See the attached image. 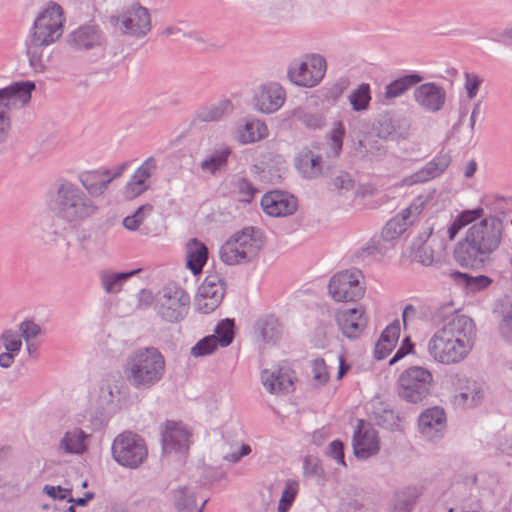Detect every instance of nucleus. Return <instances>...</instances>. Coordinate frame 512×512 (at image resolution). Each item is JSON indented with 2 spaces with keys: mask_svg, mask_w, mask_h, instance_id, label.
Returning a JSON list of instances; mask_svg holds the SVG:
<instances>
[{
  "mask_svg": "<svg viewBox=\"0 0 512 512\" xmlns=\"http://www.w3.org/2000/svg\"><path fill=\"white\" fill-rule=\"evenodd\" d=\"M474 336L473 320L464 314H452L429 339L428 353L435 362L458 364L471 352Z\"/></svg>",
  "mask_w": 512,
  "mask_h": 512,
  "instance_id": "obj_1",
  "label": "nucleus"
},
{
  "mask_svg": "<svg viewBox=\"0 0 512 512\" xmlns=\"http://www.w3.org/2000/svg\"><path fill=\"white\" fill-rule=\"evenodd\" d=\"M503 222L498 217H487L473 224L466 231L464 239L456 244L455 261L464 268L482 269L500 246Z\"/></svg>",
  "mask_w": 512,
  "mask_h": 512,
  "instance_id": "obj_2",
  "label": "nucleus"
},
{
  "mask_svg": "<svg viewBox=\"0 0 512 512\" xmlns=\"http://www.w3.org/2000/svg\"><path fill=\"white\" fill-rule=\"evenodd\" d=\"M64 22L63 9L54 2L48 3L35 18L26 43L29 64L35 72L45 71L50 58L45 54V48L56 43L62 37Z\"/></svg>",
  "mask_w": 512,
  "mask_h": 512,
  "instance_id": "obj_3",
  "label": "nucleus"
},
{
  "mask_svg": "<svg viewBox=\"0 0 512 512\" xmlns=\"http://www.w3.org/2000/svg\"><path fill=\"white\" fill-rule=\"evenodd\" d=\"M165 372V359L155 347L140 348L126 360L124 375L136 389H149L157 384Z\"/></svg>",
  "mask_w": 512,
  "mask_h": 512,
  "instance_id": "obj_4",
  "label": "nucleus"
},
{
  "mask_svg": "<svg viewBox=\"0 0 512 512\" xmlns=\"http://www.w3.org/2000/svg\"><path fill=\"white\" fill-rule=\"evenodd\" d=\"M51 209L58 218L76 225L94 215L98 207L77 185L62 182L52 199Z\"/></svg>",
  "mask_w": 512,
  "mask_h": 512,
  "instance_id": "obj_5",
  "label": "nucleus"
},
{
  "mask_svg": "<svg viewBox=\"0 0 512 512\" xmlns=\"http://www.w3.org/2000/svg\"><path fill=\"white\" fill-rule=\"evenodd\" d=\"M264 245L263 233L254 227H245L234 233L219 250L226 265H240L253 261Z\"/></svg>",
  "mask_w": 512,
  "mask_h": 512,
  "instance_id": "obj_6",
  "label": "nucleus"
},
{
  "mask_svg": "<svg viewBox=\"0 0 512 512\" xmlns=\"http://www.w3.org/2000/svg\"><path fill=\"white\" fill-rule=\"evenodd\" d=\"M108 22L117 34L135 40L145 38L152 29L149 10L138 2L126 5L110 15Z\"/></svg>",
  "mask_w": 512,
  "mask_h": 512,
  "instance_id": "obj_7",
  "label": "nucleus"
},
{
  "mask_svg": "<svg viewBox=\"0 0 512 512\" xmlns=\"http://www.w3.org/2000/svg\"><path fill=\"white\" fill-rule=\"evenodd\" d=\"M433 385L432 373L420 366L404 370L398 379L399 396L410 403H420L428 397Z\"/></svg>",
  "mask_w": 512,
  "mask_h": 512,
  "instance_id": "obj_8",
  "label": "nucleus"
},
{
  "mask_svg": "<svg viewBox=\"0 0 512 512\" xmlns=\"http://www.w3.org/2000/svg\"><path fill=\"white\" fill-rule=\"evenodd\" d=\"M112 456L120 465L136 469L140 467L148 457L146 442L136 433L123 432L113 441Z\"/></svg>",
  "mask_w": 512,
  "mask_h": 512,
  "instance_id": "obj_9",
  "label": "nucleus"
},
{
  "mask_svg": "<svg viewBox=\"0 0 512 512\" xmlns=\"http://www.w3.org/2000/svg\"><path fill=\"white\" fill-rule=\"evenodd\" d=\"M189 295L176 285H167L158 295L156 309L169 322H176L188 313Z\"/></svg>",
  "mask_w": 512,
  "mask_h": 512,
  "instance_id": "obj_10",
  "label": "nucleus"
},
{
  "mask_svg": "<svg viewBox=\"0 0 512 512\" xmlns=\"http://www.w3.org/2000/svg\"><path fill=\"white\" fill-rule=\"evenodd\" d=\"M326 68V59L319 54H312L305 61L291 65L287 74L295 85L311 88L323 79Z\"/></svg>",
  "mask_w": 512,
  "mask_h": 512,
  "instance_id": "obj_11",
  "label": "nucleus"
},
{
  "mask_svg": "<svg viewBox=\"0 0 512 512\" xmlns=\"http://www.w3.org/2000/svg\"><path fill=\"white\" fill-rule=\"evenodd\" d=\"M362 273L360 270H346L335 274L329 282L328 289L331 297L337 301H355L364 294L360 284Z\"/></svg>",
  "mask_w": 512,
  "mask_h": 512,
  "instance_id": "obj_12",
  "label": "nucleus"
},
{
  "mask_svg": "<svg viewBox=\"0 0 512 512\" xmlns=\"http://www.w3.org/2000/svg\"><path fill=\"white\" fill-rule=\"evenodd\" d=\"M225 288L221 278L216 275H208L198 287L194 297V308L203 314L213 312L222 302Z\"/></svg>",
  "mask_w": 512,
  "mask_h": 512,
  "instance_id": "obj_13",
  "label": "nucleus"
},
{
  "mask_svg": "<svg viewBox=\"0 0 512 512\" xmlns=\"http://www.w3.org/2000/svg\"><path fill=\"white\" fill-rule=\"evenodd\" d=\"M410 125L405 118H400L391 112L379 114L372 124L375 137L384 141H399L407 139Z\"/></svg>",
  "mask_w": 512,
  "mask_h": 512,
  "instance_id": "obj_14",
  "label": "nucleus"
},
{
  "mask_svg": "<svg viewBox=\"0 0 512 512\" xmlns=\"http://www.w3.org/2000/svg\"><path fill=\"white\" fill-rule=\"evenodd\" d=\"M190 432L182 422L167 421L162 431L163 450L167 454L186 457L189 453Z\"/></svg>",
  "mask_w": 512,
  "mask_h": 512,
  "instance_id": "obj_15",
  "label": "nucleus"
},
{
  "mask_svg": "<svg viewBox=\"0 0 512 512\" xmlns=\"http://www.w3.org/2000/svg\"><path fill=\"white\" fill-rule=\"evenodd\" d=\"M352 446L357 459L366 460L376 455L380 450L378 432L371 424L359 420L357 429L353 434Z\"/></svg>",
  "mask_w": 512,
  "mask_h": 512,
  "instance_id": "obj_16",
  "label": "nucleus"
},
{
  "mask_svg": "<svg viewBox=\"0 0 512 512\" xmlns=\"http://www.w3.org/2000/svg\"><path fill=\"white\" fill-rule=\"evenodd\" d=\"M253 100L257 111L272 114L284 105L286 91L276 82L266 83L259 86L255 91Z\"/></svg>",
  "mask_w": 512,
  "mask_h": 512,
  "instance_id": "obj_17",
  "label": "nucleus"
},
{
  "mask_svg": "<svg viewBox=\"0 0 512 512\" xmlns=\"http://www.w3.org/2000/svg\"><path fill=\"white\" fill-rule=\"evenodd\" d=\"M413 99L423 111L437 113L445 106L446 91L434 82H427L415 88Z\"/></svg>",
  "mask_w": 512,
  "mask_h": 512,
  "instance_id": "obj_18",
  "label": "nucleus"
},
{
  "mask_svg": "<svg viewBox=\"0 0 512 512\" xmlns=\"http://www.w3.org/2000/svg\"><path fill=\"white\" fill-rule=\"evenodd\" d=\"M34 89L32 81L16 82L0 89V114H9L12 108L26 105Z\"/></svg>",
  "mask_w": 512,
  "mask_h": 512,
  "instance_id": "obj_19",
  "label": "nucleus"
},
{
  "mask_svg": "<svg viewBox=\"0 0 512 512\" xmlns=\"http://www.w3.org/2000/svg\"><path fill=\"white\" fill-rule=\"evenodd\" d=\"M335 319L342 334L348 339H357L367 326V317L362 306L338 310Z\"/></svg>",
  "mask_w": 512,
  "mask_h": 512,
  "instance_id": "obj_20",
  "label": "nucleus"
},
{
  "mask_svg": "<svg viewBox=\"0 0 512 512\" xmlns=\"http://www.w3.org/2000/svg\"><path fill=\"white\" fill-rule=\"evenodd\" d=\"M418 427L421 434L428 440L441 438L446 428L444 410L440 407L426 409L419 416Z\"/></svg>",
  "mask_w": 512,
  "mask_h": 512,
  "instance_id": "obj_21",
  "label": "nucleus"
},
{
  "mask_svg": "<svg viewBox=\"0 0 512 512\" xmlns=\"http://www.w3.org/2000/svg\"><path fill=\"white\" fill-rule=\"evenodd\" d=\"M263 211L273 217H282L293 214L296 210V200L281 191H270L261 199Z\"/></svg>",
  "mask_w": 512,
  "mask_h": 512,
  "instance_id": "obj_22",
  "label": "nucleus"
},
{
  "mask_svg": "<svg viewBox=\"0 0 512 512\" xmlns=\"http://www.w3.org/2000/svg\"><path fill=\"white\" fill-rule=\"evenodd\" d=\"M157 169V160L154 157L147 158L135 171L130 181L125 186L124 194L127 199H133L149 188L148 180Z\"/></svg>",
  "mask_w": 512,
  "mask_h": 512,
  "instance_id": "obj_23",
  "label": "nucleus"
},
{
  "mask_svg": "<svg viewBox=\"0 0 512 512\" xmlns=\"http://www.w3.org/2000/svg\"><path fill=\"white\" fill-rule=\"evenodd\" d=\"M68 42L76 49L88 50L102 45L103 35L97 26H82L69 35Z\"/></svg>",
  "mask_w": 512,
  "mask_h": 512,
  "instance_id": "obj_24",
  "label": "nucleus"
},
{
  "mask_svg": "<svg viewBox=\"0 0 512 512\" xmlns=\"http://www.w3.org/2000/svg\"><path fill=\"white\" fill-rule=\"evenodd\" d=\"M287 119L299 122L308 129H321L326 124V118L322 112L314 111L309 104L298 106L286 112Z\"/></svg>",
  "mask_w": 512,
  "mask_h": 512,
  "instance_id": "obj_25",
  "label": "nucleus"
},
{
  "mask_svg": "<svg viewBox=\"0 0 512 512\" xmlns=\"http://www.w3.org/2000/svg\"><path fill=\"white\" fill-rule=\"evenodd\" d=\"M385 142L375 137L374 134L366 139L353 140L352 149L356 155L363 159H382L388 152Z\"/></svg>",
  "mask_w": 512,
  "mask_h": 512,
  "instance_id": "obj_26",
  "label": "nucleus"
},
{
  "mask_svg": "<svg viewBox=\"0 0 512 512\" xmlns=\"http://www.w3.org/2000/svg\"><path fill=\"white\" fill-rule=\"evenodd\" d=\"M261 380L263 386L270 393L288 392L293 386V377L290 370H263L261 373Z\"/></svg>",
  "mask_w": 512,
  "mask_h": 512,
  "instance_id": "obj_27",
  "label": "nucleus"
},
{
  "mask_svg": "<svg viewBox=\"0 0 512 512\" xmlns=\"http://www.w3.org/2000/svg\"><path fill=\"white\" fill-rule=\"evenodd\" d=\"M399 335L400 325L398 321L385 328L379 340L375 344L374 355L377 360H383L391 353L396 346Z\"/></svg>",
  "mask_w": 512,
  "mask_h": 512,
  "instance_id": "obj_28",
  "label": "nucleus"
},
{
  "mask_svg": "<svg viewBox=\"0 0 512 512\" xmlns=\"http://www.w3.org/2000/svg\"><path fill=\"white\" fill-rule=\"evenodd\" d=\"M321 157L315 155L312 151H303L296 158V168L299 173L308 179H314L321 175Z\"/></svg>",
  "mask_w": 512,
  "mask_h": 512,
  "instance_id": "obj_29",
  "label": "nucleus"
},
{
  "mask_svg": "<svg viewBox=\"0 0 512 512\" xmlns=\"http://www.w3.org/2000/svg\"><path fill=\"white\" fill-rule=\"evenodd\" d=\"M268 134L267 125L258 119L246 120L238 129V138L241 143H253L265 138Z\"/></svg>",
  "mask_w": 512,
  "mask_h": 512,
  "instance_id": "obj_30",
  "label": "nucleus"
},
{
  "mask_svg": "<svg viewBox=\"0 0 512 512\" xmlns=\"http://www.w3.org/2000/svg\"><path fill=\"white\" fill-rule=\"evenodd\" d=\"M108 175L109 170L86 172L80 176V182L89 194L100 195L112 181V178H106Z\"/></svg>",
  "mask_w": 512,
  "mask_h": 512,
  "instance_id": "obj_31",
  "label": "nucleus"
},
{
  "mask_svg": "<svg viewBox=\"0 0 512 512\" xmlns=\"http://www.w3.org/2000/svg\"><path fill=\"white\" fill-rule=\"evenodd\" d=\"M423 77L417 73L404 75L398 79H395L385 87L384 97L386 99H394L402 96L411 87L421 83Z\"/></svg>",
  "mask_w": 512,
  "mask_h": 512,
  "instance_id": "obj_32",
  "label": "nucleus"
},
{
  "mask_svg": "<svg viewBox=\"0 0 512 512\" xmlns=\"http://www.w3.org/2000/svg\"><path fill=\"white\" fill-rule=\"evenodd\" d=\"M86 437L79 428L67 431L59 443V450L69 454H82L86 450Z\"/></svg>",
  "mask_w": 512,
  "mask_h": 512,
  "instance_id": "obj_33",
  "label": "nucleus"
},
{
  "mask_svg": "<svg viewBox=\"0 0 512 512\" xmlns=\"http://www.w3.org/2000/svg\"><path fill=\"white\" fill-rule=\"evenodd\" d=\"M435 242L432 239L429 242L423 243L416 251L415 258L419 263L424 266H430L434 263H437L441 260L444 247L441 242L437 244V248L433 247V243Z\"/></svg>",
  "mask_w": 512,
  "mask_h": 512,
  "instance_id": "obj_34",
  "label": "nucleus"
},
{
  "mask_svg": "<svg viewBox=\"0 0 512 512\" xmlns=\"http://www.w3.org/2000/svg\"><path fill=\"white\" fill-rule=\"evenodd\" d=\"M450 276L456 283L464 285L471 292L484 290L492 283V280L485 275L471 276L467 273L455 271Z\"/></svg>",
  "mask_w": 512,
  "mask_h": 512,
  "instance_id": "obj_35",
  "label": "nucleus"
},
{
  "mask_svg": "<svg viewBox=\"0 0 512 512\" xmlns=\"http://www.w3.org/2000/svg\"><path fill=\"white\" fill-rule=\"evenodd\" d=\"M349 104L355 112L366 111L371 101V90L369 84L362 83L351 91L348 96Z\"/></svg>",
  "mask_w": 512,
  "mask_h": 512,
  "instance_id": "obj_36",
  "label": "nucleus"
},
{
  "mask_svg": "<svg viewBox=\"0 0 512 512\" xmlns=\"http://www.w3.org/2000/svg\"><path fill=\"white\" fill-rule=\"evenodd\" d=\"M255 329L263 341L269 342L279 335V322L273 315H266L257 320Z\"/></svg>",
  "mask_w": 512,
  "mask_h": 512,
  "instance_id": "obj_37",
  "label": "nucleus"
},
{
  "mask_svg": "<svg viewBox=\"0 0 512 512\" xmlns=\"http://www.w3.org/2000/svg\"><path fill=\"white\" fill-rule=\"evenodd\" d=\"M139 271L140 269L123 273L104 272L101 275L102 286L107 293H117L121 290L123 282Z\"/></svg>",
  "mask_w": 512,
  "mask_h": 512,
  "instance_id": "obj_38",
  "label": "nucleus"
},
{
  "mask_svg": "<svg viewBox=\"0 0 512 512\" xmlns=\"http://www.w3.org/2000/svg\"><path fill=\"white\" fill-rule=\"evenodd\" d=\"M215 339L220 347H228L235 337V322L233 319L226 318L221 320L215 327Z\"/></svg>",
  "mask_w": 512,
  "mask_h": 512,
  "instance_id": "obj_39",
  "label": "nucleus"
},
{
  "mask_svg": "<svg viewBox=\"0 0 512 512\" xmlns=\"http://www.w3.org/2000/svg\"><path fill=\"white\" fill-rule=\"evenodd\" d=\"M227 106L228 103L222 102L200 108L194 116V124L196 122H213L220 120Z\"/></svg>",
  "mask_w": 512,
  "mask_h": 512,
  "instance_id": "obj_40",
  "label": "nucleus"
},
{
  "mask_svg": "<svg viewBox=\"0 0 512 512\" xmlns=\"http://www.w3.org/2000/svg\"><path fill=\"white\" fill-rule=\"evenodd\" d=\"M459 397L465 404L477 405L484 397V387L475 381H467V385L460 392Z\"/></svg>",
  "mask_w": 512,
  "mask_h": 512,
  "instance_id": "obj_41",
  "label": "nucleus"
},
{
  "mask_svg": "<svg viewBox=\"0 0 512 512\" xmlns=\"http://www.w3.org/2000/svg\"><path fill=\"white\" fill-rule=\"evenodd\" d=\"M438 173L435 170L431 161L426 163V165L415 173L408 175L403 178L402 185L404 186H412L418 183H424L429 180H432L438 177Z\"/></svg>",
  "mask_w": 512,
  "mask_h": 512,
  "instance_id": "obj_42",
  "label": "nucleus"
},
{
  "mask_svg": "<svg viewBox=\"0 0 512 512\" xmlns=\"http://www.w3.org/2000/svg\"><path fill=\"white\" fill-rule=\"evenodd\" d=\"M233 178L234 191L238 195V200L250 203L258 192L257 188L245 177L234 176Z\"/></svg>",
  "mask_w": 512,
  "mask_h": 512,
  "instance_id": "obj_43",
  "label": "nucleus"
},
{
  "mask_svg": "<svg viewBox=\"0 0 512 512\" xmlns=\"http://www.w3.org/2000/svg\"><path fill=\"white\" fill-rule=\"evenodd\" d=\"M230 154V149L225 148L220 151H216L210 155L207 159L201 162V168L211 174L222 169L227 165V159Z\"/></svg>",
  "mask_w": 512,
  "mask_h": 512,
  "instance_id": "obj_44",
  "label": "nucleus"
},
{
  "mask_svg": "<svg viewBox=\"0 0 512 512\" xmlns=\"http://www.w3.org/2000/svg\"><path fill=\"white\" fill-rule=\"evenodd\" d=\"M298 482L287 480L278 504V512H288L298 493Z\"/></svg>",
  "mask_w": 512,
  "mask_h": 512,
  "instance_id": "obj_45",
  "label": "nucleus"
},
{
  "mask_svg": "<svg viewBox=\"0 0 512 512\" xmlns=\"http://www.w3.org/2000/svg\"><path fill=\"white\" fill-rule=\"evenodd\" d=\"M400 221H402L401 218L393 217L386 223L381 231V238L384 241H392L406 231L407 227H405Z\"/></svg>",
  "mask_w": 512,
  "mask_h": 512,
  "instance_id": "obj_46",
  "label": "nucleus"
},
{
  "mask_svg": "<svg viewBox=\"0 0 512 512\" xmlns=\"http://www.w3.org/2000/svg\"><path fill=\"white\" fill-rule=\"evenodd\" d=\"M152 210L153 207L150 204L140 206L133 215L124 218V227L128 230H136L142 224L145 217L152 212Z\"/></svg>",
  "mask_w": 512,
  "mask_h": 512,
  "instance_id": "obj_47",
  "label": "nucleus"
},
{
  "mask_svg": "<svg viewBox=\"0 0 512 512\" xmlns=\"http://www.w3.org/2000/svg\"><path fill=\"white\" fill-rule=\"evenodd\" d=\"M218 347L215 335H208L194 345V357L211 355Z\"/></svg>",
  "mask_w": 512,
  "mask_h": 512,
  "instance_id": "obj_48",
  "label": "nucleus"
},
{
  "mask_svg": "<svg viewBox=\"0 0 512 512\" xmlns=\"http://www.w3.org/2000/svg\"><path fill=\"white\" fill-rule=\"evenodd\" d=\"M173 497L178 512H191V492L189 487H179L174 491Z\"/></svg>",
  "mask_w": 512,
  "mask_h": 512,
  "instance_id": "obj_49",
  "label": "nucleus"
},
{
  "mask_svg": "<svg viewBox=\"0 0 512 512\" xmlns=\"http://www.w3.org/2000/svg\"><path fill=\"white\" fill-rule=\"evenodd\" d=\"M344 136L345 127L342 122L338 121L334 124L330 134L331 147L335 155H338L342 150Z\"/></svg>",
  "mask_w": 512,
  "mask_h": 512,
  "instance_id": "obj_50",
  "label": "nucleus"
},
{
  "mask_svg": "<svg viewBox=\"0 0 512 512\" xmlns=\"http://www.w3.org/2000/svg\"><path fill=\"white\" fill-rule=\"evenodd\" d=\"M1 342L3 344V347L13 353H18L21 349L22 342L19 337V335L16 332H13L11 330L5 331L1 335Z\"/></svg>",
  "mask_w": 512,
  "mask_h": 512,
  "instance_id": "obj_51",
  "label": "nucleus"
},
{
  "mask_svg": "<svg viewBox=\"0 0 512 512\" xmlns=\"http://www.w3.org/2000/svg\"><path fill=\"white\" fill-rule=\"evenodd\" d=\"M313 379L320 384H325L329 380V373L324 359L316 358L312 361Z\"/></svg>",
  "mask_w": 512,
  "mask_h": 512,
  "instance_id": "obj_52",
  "label": "nucleus"
},
{
  "mask_svg": "<svg viewBox=\"0 0 512 512\" xmlns=\"http://www.w3.org/2000/svg\"><path fill=\"white\" fill-rule=\"evenodd\" d=\"M330 185L337 191H349L354 187V181L346 172H340L331 179Z\"/></svg>",
  "mask_w": 512,
  "mask_h": 512,
  "instance_id": "obj_53",
  "label": "nucleus"
},
{
  "mask_svg": "<svg viewBox=\"0 0 512 512\" xmlns=\"http://www.w3.org/2000/svg\"><path fill=\"white\" fill-rule=\"evenodd\" d=\"M499 333L505 342L512 343V309L503 314L499 323Z\"/></svg>",
  "mask_w": 512,
  "mask_h": 512,
  "instance_id": "obj_54",
  "label": "nucleus"
},
{
  "mask_svg": "<svg viewBox=\"0 0 512 512\" xmlns=\"http://www.w3.org/2000/svg\"><path fill=\"white\" fill-rule=\"evenodd\" d=\"M482 81L483 80L477 74L465 73V89L469 99L476 97Z\"/></svg>",
  "mask_w": 512,
  "mask_h": 512,
  "instance_id": "obj_55",
  "label": "nucleus"
},
{
  "mask_svg": "<svg viewBox=\"0 0 512 512\" xmlns=\"http://www.w3.org/2000/svg\"><path fill=\"white\" fill-rule=\"evenodd\" d=\"M20 331L22 337L26 340V342H30L32 339L36 338L41 334L40 326L32 321L22 322L20 325Z\"/></svg>",
  "mask_w": 512,
  "mask_h": 512,
  "instance_id": "obj_56",
  "label": "nucleus"
},
{
  "mask_svg": "<svg viewBox=\"0 0 512 512\" xmlns=\"http://www.w3.org/2000/svg\"><path fill=\"white\" fill-rule=\"evenodd\" d=\"M344 446L343 443L339 440H334L329 444L328 447V454L330 457L335 459L337 463L346 466L345 460H344Z\"/></svg>",
  "mask_w": 512,
  "mask_h": 512,
  "instance_id": "obj_57",
  "label": "nucleus"
},
{
  "mask_svg": "<svg viewBox=\"0 0 512 512\" xmlns=\"http://www.w3.org/2000/svg\"><path fill=\"white\" fill-rule=\"evenodd\" d=\"M303 470L306 476H319L322 472L318 460L311 456L305 457L303 463Z\"/></svg>",
  "mask_w": 512,
  "mask_h": 512,
  "instance_id": "obj_58",
  "label": "nucleus"
},
{
  "mask_svg": "<svg viewBox=\"0 0 512 512\" xmlns=\"http://www.w3.org/2000/svg\"><path fill=\"white\" fill-rule=\"evenodd\" d=\"M435 170L440 176L450 165L451 157L447 153H440L431 160Z\"/></svg>",
  "mask_w": 512,
  "mask_h": 512,
  "instance_id": "obj_59",
  "label": "nucleus"
},
{
  "mask_svg": "<svg viewBox=\"0 0 512 512\" xmlns=\"http://www.w3.org/2000/svg\"><path fill=\"white\" fill-rule=\"evenodd\" d=\"M414 348V345L413 343L410 341L409 338H405L403 341H402V344L401 346L399 347V349L396 351L395 355L393 356V358L389 361V364L390 365H393L395 364L397 361H399L400 359H402L404 356H406L407 354H409L410 352H412Z\"/></svg>",
  "mask_w": 512,
  "mask_h": 512,
  "instance_id": "obj_60",
  "label": "nucleus"
},
{
  "mask_svg": "<svg viewBox=\"0 0 512 512\" xmlns=\"http://www.w3.org/2000/svg\"><path fill=\"white\" fill-rule=\"evenodd\" d=\"M208 254L207 247L202 242L194 238V262H202V264H206Z\"/></svg>",
  "mask_w": 512,
  "mask_h": 512,
  "instance_id": "obj_61",
  "label": "nucleus"
},
{
  "mask_svg": "<svg viewBox=\"0 0 512 512\" xmlns=\"http://www.w3.org/2000/svg\"><path fill=\"white\" fill-rule=\"evenodd\" d=\"M19 484L20 478L18 475L6 473L5 475L0 476V488L18 489Z\"/></svg>",
  "mask_w": 512,
  "mask_h": 512,
  "instance_id": "obj_62",
  "label": "nucleus"
},
{
  "mask_svg": "<svg viewBox=\"0 0 512 512\" xmlns=\"http://www.w3.org/2000/svg\"><path fill=\"white\" fill-rule=\"evenodd\" d=\"M11 129V118L9 114H0V142L7 139Z\"/></svg>",
  "mask_w": 512,
  "mask_h": 512,
  "instance_id": "obj_63",
  "label": "nucleus"
},
{
  "mask_svg": "<svg viewBox=\"0 0 512 512\" xmlns=\"http://www.w3.org/2000/svg\"><path fill=\"white\" fill-rule=\"evenodd\" d=\"M251 452V448L249 445L243 444L239 452H232L230 454H227L224 456V459L236 463L238 462L242 457L248 455Z\"/></svg>",
  "mask_w": 512,
  "mask_h": 512,
  "instance_id": "obj_64",
  "label": "nucleus"
}]
</instances>
